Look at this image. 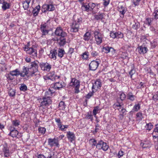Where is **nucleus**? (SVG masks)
<instances>
[{
  "label": "nucleus",
  "instance_id": "54",
  "mask_svg": "<svg viewBox=\"0 0 158 158\" xmlns=\"http://www.w3.org/2000/svg\"><path fill=\"white\" fill-rule=\"evenodd\" d=\"M89 8L90 9V10L91 11L96 6V4L94 3H89Z\"/></svg>",
  "mask_w": 158,
  "mask_h": 158
},
{
  "label": "nucleus",
  "instance_id": "33",
  "mask_svg": "<svg viewBox=\"0 0 158 158\" xmlns=\"http://www.w3.org/2000/svg\"><path fill=\"white\" fill-rule=\"evenodd\" d=\"M10 4L9 3L5 1V2L2 4V8L3 10H6L10 8Z\"/></svg>",
  "mask_w": 158,
  "mask_h": 158
},
{
  "label": "nucleus",
  "instance_id": "60",
  "mask_svg": "<svg viewBox=\"0 0 158 158\" xmlns=\"http://www.w3.org/2000/svg\"><path fill=\"white\" fill-rule=\"evenodd\" d=\"M116 32H112L110 33V36L113 38V39H115L116 38Z\"/></svg>",
  "mask_w": 158,
  "mask_h": 158
},
{
  "label": "nucleus",
  "instance_id": "64",
  "mask_svg": "<svg viewBox=\"0 0 158 158\" xmlns=\"http://www.w3.org/2000/svg\"><path fill=\"white\" fill-rule=\"evenodd\" d=\"M113 106L114 107V108H116L117 107H119V108L118 109H119L120 108H121V105L119 102H118L117 103H115L113 105Z\"/></svg>",
  "mask_w": 158,
  "mask_h": 158
},
{
  "label": "nucleus",
  "instance_id": "28",
  "mask_svg": "<svg viewBox=\"0 0 158 158\" xmlns=\"http://www.w3.org/2000/svg\"><path fill=\"white\" fill-rule=\"evenodd\" d=\"M10 74L12 76H17L20 75V72L18 69H16L14 70L10 71Z\"/></svg>",
  "mask_w": 158,
  "mask_h": 158
},
{
  "label": "nucleus",
  "instance_id": "41",
  "mask_svg": "<svg viewBox=\"0 0 158 158\" xmlns=\"http://www.w3.org/2000/svg\"><path fill=\"white\" fill-rule=\"evenodd\" d=\"M140 27V25L139 23L138 22H135L134 24L132 25V27L133 28L135 29H138Z\"/></svg>",
  "mask_w": 158,
  "mask_h": 158
},
{
  "label": "nucleus",
  "instance_id": "46",
  "mask_svg": "<svg viewBox=\"0 0 158 158\" xmlns=\"http://www.w3.org/2000/svg\"><path fill=\"white\" fill-rule=\"evenodd\" d=\"M95 91L94 90H92V91L88 93L85 96L86 98L89 99L94 94V93Z\"/></svg>",
  "mask_w": 158,
  "mask_h": 158
},
{
  "label": "nucleus",
  "instance_id": "61",
  "mask_svg": "<svg viewBox=\"0 0 158 158\" xmlns=\"http://www.w3.org/2000/svg\"><path fill=\"white\" fill-rule=\"evenodd\" d=\"M103 5L105 6H106L109 4L110 0H103Z\"/></svg>",
  "mask_w": 158,
  "mask_h": 158
},
{
  "label": "nucleus",
  "instance_id": "39",
  "mask_svg": "<svg viewBox=\"0 0 158 158\" xmlns=\"http://www.w3.org/2000/svg\"><path fill=\"white\" fill-rule=\"evenodd\" d=\"M55 120L56 122L57 123V125L59 129H61V130L62 129L61 128V122L60 119L59 118H55Z\"/></svg>",
  "mask_w": 158,
  "mask_h": 158
},
{
  "label": "nucleus",
  "instance_id": "3",
  "mask_svg": "<svg viewBox=\"0 0 158 158\" xmlns=\"http://www.w3.org/2000/svg\"><path fill=\"white\" fill-rule=\"evenodd\" d=\"M80 81L75 78H72L69 84L70 86L75 87V93L77 94L79 92Z\"/></svg>",
  "mask_w": 158,
  "mask_h": 158
},
{
  "label": "nucleus",
  "instance_id": "18",
  "mask_svg": "<svg viewBox=\"0 0 158 158\" xmlns=\"http://www.w3.org/2000/svg\"><path fill=\"white\" fill-rule=\"evenodd\" d=\"M64 85V82H56L54 84H51V87L56 90H59L63 88Z\"/></svg>",
  "mask_w": 158,
  "mask_h": 158
},
{
  "label": "nucleus",
  "instance_id": "15",
  "mask_svg": "<svg viewBox=\"0 0 158 158\" xmlns=\"http://www.w3.org/2000/svg\"><path fill=\"white\" fill-rule=\"evenodd\" d=\"M9 130L10 132L8 135L13 138L16 137L19 133V132L15 129V127L12 126H10L9 127Z\"/></svg>",
  "mask_w": 158,
  "mask_h": 158
},
{
  "label": "nucleus",
  "instance_id": "19",
  "mask_svg": "<svg viewBox=\"0 0 158 158\" xmlns=\"http://www.w3.org/2000/svg\"><path fill=\"white\" fill-rule=\"evenodd\" d=\"M55 33L56 35L60 37H65L67 35V33L64 31L60 27L56 28L55 31Z\"/></svg>",
  "mask_w": 158,
  "mask_h": 158
},
{
  "label": "nucleus",
  "instance_id": "35",
  "mask_svg": "<svg viewBox=\"0 0 158 158\" xmlns=\"http://www.w3.org/2000/svg\"><path fill=\"white\" fill-rule=\"evenodd\" d=\"M85 118L87 119H90L91 121H92L93 120V117L92 112H88Z\"/></svg>",
  "mask_w": 158,
  "mask_h": 158
},
{
  "label": "nucleus",
  "instance_id": "17",
  "mask_svg": "<svg viewBox=\"0 0 158 158\" xmlns=\"http://www.w3.org/2000/svg\"><path fill=\"white\" fill-rule=\"evenodd\" d=\"M99 64V63L98 61H92L89 65V69L92 71H95L97 69Z\"/></svg>",
  "mask_w": 158,
  "mask_h": 158
},
{
  "label": "nucleus",
  "instance_id": "31",
  "mask_svg": "<svg viewBox=\"0 0 158 158\" xmlns=\"http://www.w3.org/2000/svg\"><path fill=\"white\" fill-rule=\"evenodd\" d=\"M91 34L89 32H86L83 36V39L85 41H88L90 38Z\"/></svg>",
  "mask_w": 158,
  "mask_h": 158
},
{
  "label": "nucleus",
  "instance_id": "29",
  "mask_svg": "<svg viewBox=\"0 0 158 158\" xmlns=\"http://www.w3.org/2000/svg\"><path fill=\"white\" fill-rule=\"evenodd\" d=\"M40 5H38L36 6L35 8L33 10L32 13L33 15L35 16H37L40 10Z\"/></svg>",
  "mask_w": 158,
  "mask_h": 158
},
{
  "label": "nucleus",
  "instance_id": "51",
  "mask_svg": "<svg viewBox=\"0 0 158 158\" xmlns=\"http://www.w3.org/2000/svg\"><path fill=\"white\" fill-rule=\"evenodd\" d=\"M99 107L98 106H96L94 108L93 111V113L94 115H96L99 110Z\"/></svg>",
  "mask_w": 158,
  "mask_h": 158
},
{
  "label": "nucleus",
  "instance_id": "56",
  "mask_svg": "<svg viewBox=\"0 0 158 158\" xmlns=\"http://www.w3.org/2000/svg\"><path fill=\"white\" fill-rule=\"evenodd\" d=\"M136 117L137 118H139V119L141 120L143 118L142 114L141 112H138L137 113L136 115Z\"/></svg>",
  "mask_w": 158,
  "mask_h": 158
},
{
  "label": "nucleus",
  "instance_id": "12",
  "mask_svg": "<svg viewBox=\"0 0 158 158\" xmlns=\"http://www.w3.org/2000/svg\"><path fill=\"white\" fill-rule=\"evenodd\" d=\"M55 7L52 4H44L42 7V10L43 12H45L47 11H52L54 10Z\"/></svg>",
  "mask_w": 158,
  "mask_h": 158
},
{
  "label": "nucleus",
  "instance_id": "2",
  "mask_svg": "<svg viewBox=\"0 0 158 158\" xmlns=\"http://www.w3.org/2000/svg\"><path fill=\"white\" fill-rule=\"evenodd\" d=\"M82 19L80 17L75 20L71 26L70 31L73 32H76L78 31L79 29L80 25L82 23Z\"/></svg>",
  "mask_w": 158,
  "mask_h": 158
},
{
  "label": "nucleus",
  "instance_id": "7",
  "mask_svg": "<svg viewBox=\"0 0 158 158\" xmlns=\"http://www.w3.org/2000/svg\"><path fill=\"white\" fill-rule=\"evenodd\" d=\"M96 148L99 150L102 149L104 151H106L108 149L109 146L106 143L102 140H100L97 143Z\"/></svg>",
  "mask_w": 158,
  "mask_h": 158
},
{
  "label": "nucleus",
  "instance_id": "43",
  "mask_svg": "<svg viewBox=\"0 0 158 158\" xmlns=\"http://www.w3.org/2000/svg\"><path fill=\"white\" fill-rule=\"evenodd\" d=\"M103 49L105 51V52L106 53H108L110 52V50L112 51L114 50V49L111 48L109 47H106L103 48Z\"/></svg>",
  "mask_w": 158,
  "mask_h": 158
},
{
  "label": "nucleus",
  "instance_id": "47",
  "mask_svg": "<svg viewBox=\"0 0 158 158\" xmlns=\"http://www.w3.org/2000/svg\"><path fill=\"white\" fill-rule=\"evenodd\" d=\"M120 98L121 101H123L126 98V95L124 93H121L119 94Z\"/></svg>",
  "mask_w": 158,
  "mask_h": 158
},
{
  "label": "nucleus",
  "instance_id": "4",
  "mask_svg": "<svg viewBox=\"0 0 158 158\" xmlns=\"http://www.w3.org/2000/svg\"><path fill=\"white\" fill-rule=\"evenodd\" d=\"M32 71H31L28 67L24 66L22 71L20 72V76L22 77H24L25 76L28 77L29 76H34V74H32Z\"/></svg>",
  "mask_w": 158,
  "mask_h": 158
},
{
  "label": "nucleus",
  "instance_id": "9",
  "mask_svg": "<svg viewBox=\"0 0 158 158\" xmlns=\"http://www.w3.org/2000/svg\"><path fill=\"white\" fill-rule=\"evenodd\" d=\"M94 37L96 44H101L102 41L103 35L101 33L97 31H95L94 32Z\"/></svg>",
  "mask_w": 158,
  "mask_h": 158
},
{
  "label": "nucleus",
  "instance_id": "59",
  "mask_svg": "<svg viewBox=\"0 0 158 158\" xmlns=\"http://www.w3.org/2000/svg\"><path fill=\"white\" fill-rule=\"evenodd\" d=\"M98 53L95 51H93L91 53V55L93 57L97 56L98 55Z\"/></svg>",
  "mask_w": 158,
  "mask_h": 158
},
{
  "label": "nucleus",
  "instance_id": "30",
  "mask_svg": "<svg viewBox=\"0 0 158 158\" xmlns=\"http://www.w3.org/2000/svg\"><path fill=\"white\" fill-rule=\"evenodd\" d=\"M119 10L120 14V17L121 18H123L124 16V14L127 11V10L126 9L121 6V8H119Z\"/></svg>",
  "mask_w": 158,
  "mask_h": 158
},
{
  "label": "nucleus",
  "instance_id": "45",
  "mask_svg": "<svg viewBox=\"0 0 158 158\" xmlns=\"http://www.w3.org/2000/svg\"><path fill=\"white\" fill-rule=\"evenodd\" d=\"M20 89L21 91H25L27 90V87L25 85L23 84L21 85Z\"/></svg>",
  "mask_w": 158,
  "mask_h": 158
},
{
  "label": "nucleus",
  "instance_id": "1",
  "mask_svg": "<svg viewBox=\"0 0 158 158\" xmlns=\"http://www.w3.org/2000/svg\"><path fill=\"white\" fill-rule=\"evenodd\" d=\"M29 43H28L27 45H25L23 47L24 50L27 52L31 57L35 59L37 56V47L35 45H33L31 47H29Z\"/></svg>",
  "mask_w": 158,
  "mask_h": 158
},
{
  "label": "nucleus",
  "instance_id": "26",
  "mask_svg": "<svg viewBox=\"0 0 158 158\" xmlns=\"http://www.w3.org/2000/svg\"><path fill=\"white\" fill-rule=\"evenodd\" d=\"M104 14L99 13L98 14L94 15L95 19L97 20H102L104 18Z\"/></svg>",
  "mask_w": 158,
  "mask_h": 158
},
{
  "label": "nucleus",
  "instance_id": "20",
  "mask_svg": "<svg viewBox=\"0 0 158 158\" xmlns=\"http://www.w3.org/2000/svg\"><path fill=\"white\" fill-rule=\"evenodd\" d=\"M67 136L68 139L71 142H72L75 139L76 137L74 133L70 131L67 132Z\"/></svg>",
  "mask_w": 158,
  "mask_h": 158
},
{
  "label": "nucleus",
  "instance_id": "48",
  "mask_svg": "<svg viewBox=\"0 0 158 158\" xmlns=\"http://www.w3.org/2000/svg\"><path fill=\"white\" fill-rule=\"evenodd\" d=\"M153 15L155 19H158V10L156 9H155L154 12L153 13Z\"/></svg>",
  "mask_w": 158,
  "mask_h": 158
},
{
  "label": "nucleus",
  "instance_id": "44",
  "mask_svg": "<svg viewBox=\"0 0 158 158\" xmlns=\"http://www.w3.org/2000/svg\"><path fill=\"white\" fill-rule=\"evenodd\" d=\"M145 127L147 130L150 131L152 129L153 127V125L151 123H147Z\"/></svg>",
  "mask_w": 158,
  "mask_h": 158
},
{
  "label": "nucleus",
  "instance_id": "8",
  "mask_svg": "<svg viewBox=\"0 0 158 158\" xmlns=\"http://www.w3.org/2000/svg\"><path fill=\"white\" fill-rule=\"evenodd\" d=\"M52 102V101L49 98L44 97L42 98V101L40 103V107L44 108L45 106H48L51 104Z\"/></svg>",
  "mask_w": 158,
  "mask_h": 158
},
{
  "label": "nucleus",
  "instance_id": "50",
  "mask_svg": "<svg viewBox=\"0 0 158 158\" xmlns=\"http://www.w3.org/2000/svg\"><path fill=\"white\" fill-rule=\"evenodd\" d=\"M152 20L151 18H147L145 21V23L148 24L149 26H150L151 24Z\"/></svg>",
  "mask_w": 158,
  "mask_h": 158
},
{
  "label": "nucleus",
  "instance_id": "32",
  "mask_svg": "<svg viewBox=\"0 0 158 158\" xmlns=\"http://www.w3.org/2000/svg\"><path fill=\"white\" fill-rule=\"evenodd\" d=\"M140 145L143 148H149L151 146V144L149 141H145L143 143H141Z\"/></svg>",
  "mask_w": 158,
  "mask_h": 158
},
{
  "label": "nucleus",
  "instance_id": "24",
  "mask_svg": "<svg viewBox=\"0 0 158 158\" xmlns=\"http://www.w3.org/2000/svg\"><path fill=\"white\" fill-rule=\"evenodd\" d=\"M57 55L58 57L60 58H62L64 54H65V52L63 48H59L57 51Z\"/></svg>",
  "mask_w": 158,
  "mask_h": 158
},
{
  "label": "nucleus",
  "instance_id": "34",
  "mask_svg": "<svg viewBox=\"0 0 158 158\" xmlns=\"http://www.w3.org/2000/svg\"><path fill=\"white\" fill-rule=\"evenodd\" d=\"M89 4L86 3H82L81 9L82 10L87 11L89 9Z\"/></svg>",
  "mask_w": 158,
  "mask_h": 158
},
{
  "label": "nucleus",
  "instance_id": "27",
  "mask_svg": "<svg viewBox=\"0 0 158 158\" xmlns=\"http://www.w3.org/2000/svg\"><path fill=\"white\" fill-rule=\"evenodd\" d=\"M54 92V91L52 90L49 89L48 91H47L45 92V95L44 97L47 98H50Z\"/></svg>",
  "mask_w": 158,
  "mask_h": 158
},
{
  "label": "nucleus",
  "instance_id": "13",
  "mask_svg": "<svg viewBox=\"0 0 158 158\" xmlns=\"http://www.w3.org/2000/svg\"><path fill=\"white\" fill-rule=\"evenodd\" d=\"M102 83L101 80L99 79H97L93 84L92 86V90L96 91L98 90V89H99L102 86Z\"/></svg>",
  "mask_w": 158,
  "mask_h": 158
},
{
  "label": "nucleus",
  "instance_id": "11",
  "mask_svg": "<svg viewBox=\"0 0 158 158\" xmlns=\"http://www.w3.org/2000/svg\"><path fill=\"white\" fill-rule=\"evenodd\" d=\"M2 152L4 156L7 157L10 156V150L7 144L6 143L2 145Z\"/></svg>",
  "mask_w": 158,
  "mask_h": 158
},
{
  "label": "nucleus",
  "instance_id": "52",
  "mask_svg": "<svg viewBox=\"0 0 158 158\" xmlns=\"http://www.w3.org/2000/svg\"><path fill=\"white\" fill-rule=\"evenodd\" d=\"M89 53L88 52H84L82 55V58L84 59H87L88 57Z\"/></svg>",
  "mask_w": 158,
  "mask_h": 158
},
{
  "label": "nucleus",
  "instance_id": "10",
  "mask_svg": "<svg viewBox=\"0 0 158 158\" xmlns=\"http://www.w3.org/2000/svg\"><path fill=\"white\" fill-rule=\"evenodd\" d=\"M39 63L37 61H35L31 62L30 65L28 66L30 69L32 71V74H34L35 73L38 71Z\"/></svg>",
  "mask_w": 158,
  "mask_h": 158
},
{
  "label": "nucleus",
  "instance_id": "16",
  "mask_svg": "<svg viewBox=\"0 0 158 158\" xmlns=\"http://www.w3.org/2000/svg\"><path fill=\"white\" fill-rule=\"evenodd\" d=\"M138 52L141 55H143L147 53L148 49L144 45L139 46L136 48Z\"/></svg>",
  "mask_w": 158,
  "mask_h": 158
},
{
  "label": "nucleus",
  "instance_id": "40",
  "mask_svg": "<svg viewBox=\"0 0 158 158\" xmlns=\"http://www.w3.org/2000/svg\"><path fill=\"white\" fill-rule=\"evenodd\" d=\"M54 152H51L48 153L46 155V158H54Z\"/></svg>",
  "mask_w": 158,
  "mask_h": 158
},
{
  "label": "nucleus",
  "instance_id": "38",
  "mask_svg": "<svg viewBox=\"0 0 158 158\" xmlns=\"http://www.w3.org/2000/svg\"><path fill=\"white\" fill-rule=\"evenodd\" d=\"M30 2H28L26 1H23L22 3L23 4V7L24 10H27L29 7V4Z\"/></svg>",
  "mask_w": 158,
  "mask_h": 158
},
{
  "label": "nucleus",
  "instance_id": "23",
  "mask_svg": "<svg viewBox=\"0 0 158 158\" xmlns=\"http://www.w3.org/2000/svg\"><path fill=\"white\" fill-rule=\"evenodd\" d=\"M55 72H53L50 73V75H49L47 78L48 79L52 81H55L56 79H58L60 77L59 76H57L54 74Z\"/></svg>",
  "mask_w": 158,
  "mask_h": 158
},
{
  "label": "nucleus",
  "instance_id": "21",
  "mask_svg": "<svg viewBox=\"0 0 158 158\" xmlns=\"http://www.w3.org/2000/svg\"><path fill=\"white\" fill-rule=\"evenodd\" d=\"M50 52V58L54 60H56V55L57 54V49L55 48L52 50H51Z\"/></svg>",
  "mask_w": 158,
  "mask_h": 158
},
{
  "label": "nucleus",
  "instance_id": "57",
  "mask_svg": "<svg viewBox=\"0 0 158 158\" xmlns=\"http://www.w3.org/2000/svg\"><path fill=\"white\" fill-rule=\"evenodd\" d=\"M152 98L154 100H158V92L156 93L153 96Z\"/></svg>",
  "mask_w": 158,
  "mask_h": 158
},
{
  "label": "nucleus",
  "instance_id": "53",
  "mask_svg": "<svg viewBox=\"0 0 158 158\" xmlns=\"http://www.w3.org/2000/svg\"><path fill=\"white\" fill-rule=\"evenodd\" d=\"M141 0H132V2L135 6H138Z\"/></svg>",
  "mask_w": 158,
  "mask_h": 158
},
{
  "label": "nucleus",
  "instance_id": "55",
  "mask_svg": "<svg viewBox=\"0 0 158 158\" xmlns=\"http://www.w3.org/2000/svg\"><path fill=\"white\" fill-rule=\"evenodd\" d=\"M9 94L10 96L13 97L15 95V92L13 89H10L9 90Z\"/></svg>",
  "mask_w": 158,
  "mask_h": 158
},
{
  "label": "nucleus",
  "instance_id": "63",
  "mask_svg": "<svg viewBox=\"0 0 158 158\" xmlns=\"http://www.w3.org/2000/svg\"><path fill=\"white\" fill-rule=\"evenodd\" d=\"M124 155L123 152L122 151H120L118 154V158H120L121 157L123 156Z\"/></svg>",
  "mask_w": 158,
  "mask_h": 158
},
{
  "label": "nucleus",
  "instance_id": "36",
  "mask_svg": "<svg viewBox=\"0 0 158 158\" xmlns=\"http://www.w3.org/2000/svg\"><path fill=\"white\" fill-rule=\"evenodd\" d=\"M12 125L13 127H18L20 125V121L19 120L15 119L12 121Z\"/></svg>",
  "mask_w": 158,
  "mask_h": 158
},
{
  "label": "nucleus",
  "instance_id": "5",
  "mask_svg": "<svg viewBox=\"0 0 158 158\" xmlns=\"http://www.w3.org/2000/svg\"><path fill=\"white\" fill-rule=\"evenodd\" d=\"M48 143L51 147L56 146L57 147H59L58 137H55L53 139L49 138L48 139Z\"/></svg>",
  "mask_w": 158,
  "mask_h": 158
},
{
  "label": "nucleus",
  "instance_id": "49",
  "mask_svg": "<svg viewBox=\"0 0 158 158\" xmlns=\"http://www.w3.org/2000/svg\"><path fill=\"white\" fill-rule=\"evenodd\" d=\"M46 129L43 127H40L38 128V131L39 133L44 134L46 131Z\"/></svg>",
  "mask_w": 158,
  "mask_h": 158
},
{
  "label": "nucleus",
  "instance_id": "22",
  "mask_svg": "<svg viewBox=\"0 0 158 158\" xmlns=\"http://www.w3.org/2000/svg\"><path fill=\"white\" fill-rule=\"evenodd\" d=\"M57 41L60 46H63L66 43V39L65 37H60L59 39L57 40Z\"/></svg>",
  "mask_w": 158,
  "mask_h": 158
},
{
  "label": "nucleus",
  "instance_id": "62",
  "mask_svg": "<svg viewBox=\"0 0 158 158\" xmlns=\"http://www.w3.org/2000/svg\"><path fill=\"white\" fill-rule=\"evenodd\" d=\"M90 141L93 143L92 146H96L97 145V141L96 140L94 139H91Z\"/></svg>",
  "mask_w": 158,
  "mask_h": 158
},
{
  "label": "nucleus",
  "instance_id": "14",
  "mask_svg": "<svg viewBox=\"0 0 158 158\" xmlns=\"http://www.w3.org/2000/svg\"><path fill=\"white\" fill-rule=\"evenodd\" d=\"M50 21L49 19L48 20L47 22L41 25L40 30L42 32V36L45 35L48 33V30L47 26V23Z\"/></svg>",
  "mask_w": 158,
  "mask_h": 158
},
{
  "label": "nucleus",
  "instance_id": "25",
  "mask_svg": "<svg viewBox=\"0 0 158 158\" xmlns=\"http://www.w3.org/2000/svg\"><path fill=\"white\" fill-rule=\"evenodd\" d=\"M135 98V96L131 92H129L127 94V99L131 101H133Z\"/></svg>",
  "mask_w": 158,
  "mask_h": 158
},
{
  "label": "nucleus",
  "instance_id": "58",
  "mask_svg": "<svg viewBox=\"0 0 158 158\" xmlns=\"http://www.w3.org/2000/svg\"><path fill=\"white\" fill-rule=\"evenodd\" d=\"M135 73V70L133 69H132L129 72V74L131 76V77H132V75Z\"/></svg>",
  "mask_w": 158,
  "mask_h": 158
},
{
  "label": "nucleus",
  "instance_id": "42",
  "mask_svg": "<svg viewBox=\"0 0 158 158\" xmlns=\"http://www.w3.org/2000/svg\"><path fill=\"white\" fill-rule=\"evenodd\" d=\"M65 104L63 101H61L59 105V106L60 107V109L63 110L65 109Z\"/></svg>",
  "mask_w": 158,
  "mask_h": 158
},
{
  "label": "nucleus",
  "instance_id": "37",
  "mask_svg": "<svg viewBox=\"0 0 158 158\" xmlns=\"http://www.w3.org/2000/svg\"><path fill=\"white\" fill-rule=\"evenodd\" d=\"M140 108V105L139 104H135L134 106L132 111L133 112L138 111Z\"/></svg>",
  "mask_w": 158,
  "mask_h": 158
},
{
  "label": "nucleus",
  "instance_id": "6",
  "mask_svg": "<svg viewBox=\"0 0 158 158\" xmlns=\"http://www.w3.org/2000/svg\"><path fill=\"white\" fill-rule=\"evenodd\" d=\"M39 66L43 71L49 72L52 68V65L47 62L39 63Z\"/></svg>",
  "mask_w": 158,
  "mask_h": 158
}]
</instances>
